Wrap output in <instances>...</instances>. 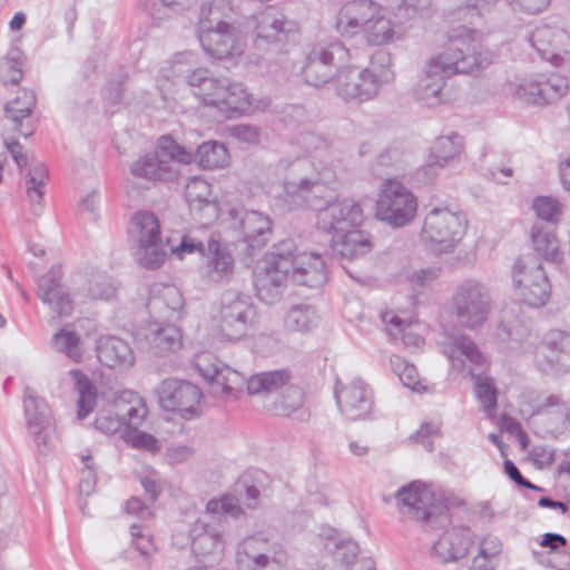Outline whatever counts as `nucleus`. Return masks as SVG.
Returning a JSON list of instances; mask_svg holds the SVG:
<instances>
[{"label":"nucleus","mask_w":570,"mask_h":570,"mask_svg":"<svg viewBox=\"0 0 570 570\" xmlns=\"http://www.w3.org/2000/svg\"><path fill=\"white\" fill-rule=\"evenodd\" d=\"M568 90V80L558 72L549 75L541 73L537 80V105L541 100L543 104H552L561 99Z\"/></svg>","instance_id":"45"},{"label":"nucleus","mask_w":570,"mask_h":570,"mask_svg":"<svg viewBox=\"0 0 570 570\" xmlns=\"http://www.w3.org/2000/svg\"><path fill=\"white\" fill-rule=\"evenodd\" d=\"M537 561L556 570H570V547L567 539L557 533H544L539 542Z\"/></svg>","instance_id":"34"},{"label":"nucleus","mask_w":570,"mask_h":570,"mask_svg":"<svg viewBox=\"0 0 570 570\" xmlns=\"http://www.w3.org/2000/svg\"><path fill=\"white\" fill-rule=\"evenodd\" d=\"M512 286L515 298L530 308L533 306V268L525 264L522 258H517L512 267Z\"/></svg>","instance_id":"43"},{"label":"nucleus","mask_w":570,"mask_h":570,"mask_svg":"<svg viewBox=\"0 0 570 570\" xmlns=\"http://www.w3.org/2000/svg\"><path fill=\"white\" fill-rule=\"evenodd\" d=\"M52 345L76 363L82 361L85 348L78 333L67 327L61 328L52 336Z\"/></svg>","instance_id":"48"},{"label":"nucleus","mask_w":570,"mask_h":570,"mask_svg":"<svg viewBox=\"0 0 570 570\" xmlns=\"http://www.w3.org/2000/svg\"><path fill=\"white\" fill-rule=\"evenodd\" d=\"M167 324H153L138 336L144 340L146 347L155 354H164L180 347L181 334L179 328L166 322Z\"/></svg>","instance_id":"35"},{"label":"nucleus","mask_w":570,"mask_h":570,"mask_svg":"<svg viewBox=\"0 0 570 570\" xmlns=\"http://www.w3.org/2000/svg\"><path fill=\"white\" fill-rule=\"evenodd\" d=\"M194 150L178 145L170 136L158 139L157 149L139 157L130 166L134 179L171 181L179 174L180 164L193 161Z\"/></svg>","instance_id":"5"},{"label":"nucleus","mask_w":570,"mask_h":570,"mask_svg":"<svg viewBox=\"0 0 570 570\" xmlns=\"http://www.w3.org/2000/svg\"><path fill=\"white\" fill-rule=\"evenodd\" d=\"M336 561L343 566L350 567L360 552L358 544L351 539H343L340 537H331L330 542L325 544Z\"/></svg>","instance_id":"51"},{"label":"nucleus","mask_w":570,"mask_h":570,"mask_svg":"<svg viewBox=\"0 0 570 570\" xmlns=\"http://www.w3.org/2000/svg\"><path fill=\"white\" fill-rule=\"evenodd\" d=\"M362 220V207L351 198H335L316 214L317 228L332 235H338L348 228L357 227Z\"/></svg>","instance_id":"21"},{"label":"nucleus","mask_w":570,"mask_h":570,"mask_svg":"<svg viewBox=\"0 0 570 570\" xmlns=\"http://www.w3.org/2000/svg\"><path fill=\"white\" fill-rule=\"evenodd\" d=\"M256 27L255 43L258 48L266 43H278L286 40L293 31L294 23L287 20L282 11L275 7H266L254 16Z\"/></svg>","instance_id":"29"},{"label":"nucleus","mask_w":570,"mask_h":570,"mask_svg":"<svg viewBox=\"0 0 570 570\" xmlns=\"http://www.w3.org/2000/svg\"><path fill=\"white\" fill-rule=\"evenodd\" d=\"M114 292L108 277L102 274L79 275L73 279L72 295L78 303H85L86 299H109Z\"/></svg>","instance_id":"37"},{"label":"nucleus","mask_w":570,"mask_h":570,"mask_svg":"<svg viewBox=\"0 0 570 570\" xmlns=\"http://www.w3.org/2000/svg\"><path fill=\"white\" fill-rule=\"evenodd\" d=\"M464 500L454 495V494H441L440 497H438L435 493H434V500H433V505H441L442 509H439L440 512L442 513V515L445 517V522H439V521H435L436 518H433L431 515V519H430V530H435V529H442V528H445L446 525H449L450 523V518L448 515V511L452 508H460L462 505H464Z\"/></svg>","instance_id":"56"},{"label":"nucleus","mask_w":570,"mask_h":570,"mask_svg":"<svg viewBox=\"0 0 570 570\" xmlns=\"http://www.w3.org/2000/svg\"><path fill=\"white\" fill-rule=\"evenodd\" d=\"M256 309L250 297L236 291H226L220 296L217 312L213 315L215 333L227 341H237L253 325Z\"/></svg>","instance_id":"7"},{"label":"nucleus","mask_w":570,"mask_h":570,"mask_svg":"<svg viewBox=\"0 0 570 570\" xmlns=\"http://www.w3.org/2000/svg\"><path fill=\"white\" fill-rule=\"evenodd\" d=\"M91 460L89 455L82 456L85 468L81 472V480L79 483V492L81 495H90L96 485V473L94 468L88 463Z\"/></svg>","instance_id":"63"},{"label":"nucleus","mask_w":570,"mask_h":570,"mask_svg":"<svg viewBox=\"0 0 570 570\" xmlns=\"http://www.w3.org/2000/svg\"><path fill=\"white\" fill-rule=\"evenodd\" d=\"M330 242L332 253L342 258L353 259L371 250L370 239L356 227L332 235Z\"/></svg>","instance_id":"36"},{"label":"nucleus","mask_w":570,"mask_h":570,"mask_svg":"<svg viewBox=\"0 0 570 570\" xmlns=\"http://www.w3.org/2000/svg\"><path fill=\"white\" fill-rule=\"evenodd\" d=\"M382 321L387 325L389 334L394 338L400 336L404 345L417 347L423 342V338L420 335L407 331L409 324L393 313H383Z\"/></svg>","instance_id":"52"},{"label":"nucleus","mask_w":570,"mask_h":570,"mask_svg":"<svg viewBox=\"0 0 570 570\" xmlns=\"http://www.w3.org/2000/svg\"><path fill=\"white\" fill-rule=\"evenodd\" d=\"M364 35L370 45L382 46L400 39L403 35V27L401 23L376 13L366 24Z\"/></svg>","instance_id":"42"},{"label":"nucleus","mask_w":570,"mask_h":570,"mask_svg":"<svg viewBox=\"0 0 570 570\" xmlns=\"http://www.w3.org/2000/svg\"><path fill=\"white\" fill-rule=\"evenodd\" d=\"M392 81L389 71L371 75L368 69L357 67L340 68L335 75L334 88L345 101H365L377 95L384 83Z\"/></svg>","instance_id":"15"},{"label":"nucleus","mask_w":570,"mask_h":570,"mask_svg":"<svg viewBox=\"0 0 570 570\" xmlns=\"http://www.w3.org/2000/svg\"><path fill=\"white\" fill-rule=\"evenodd\" d=\"M243 513L235 497L209 500L205 512L189 529L190 549L195 557L203 562L220 561L226 546L225 524L228 519L236 520Z\"/></svg>","instance_id":"4"},{"label":"nucleus","mask_w":570,"mask_h":570,"mask_svg":"<svg viewBox=\"0 0 570 570\" xmlns=\"http://www.w3.org/2000/svg\"><path fill=\"white\" fill-rule=\"evenodd\" d=\"M562 216V205L558 199L550 196L537 197V220L547 224V230L539 233L537 225V252L547 258H553L558 253V240L554 237L552 227L556 226Z\"/></svg>","instance_id":"26"},{"label":"nucleus","mask_w":570,"mask_h":570,"mask_svg":"<svg viewBox=\"0 0 570 570\" xmlns=\"http://www.w3.org/2000/svg\"><path fill=\"white\" fill-rule=\"evenodd\" d=\"M492 62V52L475 38L474 31L466 30L451 39L445 50L429 61L424 75L414 87V96L426 107L439 106L443 100L442 89L446 77L471 75Z\"/></svg>","instance_id":"3"},{"label":"nucleus","mask_w":570,"mask_h":570,"mask_svg":"<svg viewBox=\"0 0 570 570\" xmlns=\"http://www.w3.org/2000/svg\"><path fill=\"white\" fill-rule=\"evenodd\" d=\"M209 254L206 275L212 282H222L230 277L234 271V259L230 253L220 247L219 243L210 237L207 242Z\"/></svg>","instance_id":"40"},{"label":"nucleus","mask_w":570,"mask_h":570,"mask_svg":"<svg viewBox=\"0 0 570 570\" xmlns=\"http://www.w3.org/2000/svg\"><path fill=\"white\" fill-rule=\"evenodd\" d=\"M197 368L207 381L210 394L215 397L236 399L246 384L249 395L276 394L268 405L276 415L288 416L303 406L304 392L299 386L288 384L292 379L288 370L262 372L245 381L239 372L220 362L203 364L199 361Z\"/></svg>","instance_id":"1"},{"label":"nucleus","mask_w":570,"mask_h":570,"mask_svg":"<svg viewBox=\"0 0 570 570\" xmlns=\"http://www.w3.org/2000/svg\"><path fill=\"white\" fill-rule=\"evenodd\" d=\"M444 353L451 360L453 366H456L455 361L462 367H466V362L471 363L470 373L475 381V395L483 404L488 415L492 416L497 410V390L488 377H482L480 373H475L476 370L481 371L483 368L485 358L474 342L464 335L450 337L444 347Z\"/></svg>","instance_id":"8"},{"label":"nucleus","mask_w":570,"mask_h":570,"mask_svg":"<svg viewBox=\"0 0 570 570\" xmlns=\"http://www.w3.org/2000/svg\"><path fill=\"white\" fill-rule=\"evenodd\" d=\"M333 177L328 171L314 178L286 179L279 199L288 210L308 207L317 213L336 198L334 188L327 186Z\"/></svg>","instance_id":"11"},{"label":"nucleus","mask_w":570,"mask_h":570,"mask_svg":"<svg viewBox=\"0 0 570 570\" xmlns=\"http://www.w3.org/2000/svg\"><path fill=\"white\" fill-rule=\"evenodd\" d=\"M197 33L204 50L216 59L239 56L244 51V42L234 26L197 31Z\"/></svg>","instance_id":"28"},{"label":"nucleus","mask_w":570,"mask_h":570,"mask_svg":"<svg viewBox=\"0 0 570 570\" xmlns=\"http://www.w3.org/2000/svg\"><path fill=\"white\" fill-rule=\"evenodd\" d=\"M292 278L298 285L320 287L327 281L325 262L314 253H297L293 239H284L272 246L265 254L263 265L254 273V285L257 297L266 303L278 302Z\"/></svg>","instance_id":"2"},{"label":"nucleus","mask_w":570,"mask_h":570,"mask_svg":"<svg viewBox=\"0 0 570 570\" xmlns=\"http://www.w3.org/2000/svg\"><path fill=\"white\" fill-rule=\"evenodd\" d=\"M95 426L97 430L106 434H114L118 432L122 424V419L118 415V410L115 413L106 412L96 417Z\"/></svg>","instance_id":"61"},{"label":"nucleus","mask_w":570,"mask_h":570,"mask_svg":"<svg viewBox=\"0 0 570 570\" xmlns=\"http://www.w3.org/2000/svg\"><path fill=\"white\" fill-rule=\"evenodd\" d=\"M391 365L402 384L413 391L420 390L419 374L413 364L407 363L400 356L391 357Z\"/></svg>","instance_id":"54"},{"label":"nucleus","mask_w":570,"mask_h":570,"mask_svg":"<svg viewBox=\"0 0 570 570\" xmlns=\"http://www.w3.org/2000/svg\"><path fill=\"white\" fill-rule=\"evenodd\" d=\"M194 157L203 168L213 169L227 164L228 151L223 144L210 140L198 146L193 155Z\"/></svg>","instance_id":"49"},{"label":"nucleus","mask_w":570,"mask_h":570,"mask_svg":"<svg viewBox=\"0 0 570 570\" xmlns=\"http://www.w3.org/2000/svg\"><path fill=\"white\" fill-rule=\"evenodd\" d=\"M129 234L137 244L135 257L139 265L149 269L160 267L166 250L157 216L151 212H137L130 220Z\"/></svg>","instance_id":"10"},{"label":"nucleus","mask_w":570,"mask_h":570,"mask_svg":"<svg viewBox=\"0 0 570 570\" xmlns=\"http://www.w3.org/2000/svg\"><path fill=\"white\" fill-rule=\"evenodd\" d=\"M417 212V199L402 183L386 179L376 199V217L392 227L410 224Z\"/></svg>","instance_id":"13"},{"label":"nucleus","mask_w":570,"mask_h":570,"mask_svg":"<svg viewBox=\"0 0 570 570\" xmlns=\"http://www.w3.org/2000/svg\"><path fill=\"white\" fill-rule=\"evenodd\" d=\"M62 268L59 265L52 266L45 275L37 281V296L57 316H69L78 299L71 297L68 288L62 284Z\"/></svg>","instance_id":"24"},{"label":"nucleus","mask_w":570,"mask_h":570,"mask_svg":"<svg viewBox=\"0 0 570 570\" xmlns=\"http://www.w3.org/2000/svg\"><path fill=\"white\" fill-rule=\"evenodd\" d=\"M502 544L497 537H485L480 543V552L476 558H484L493 561L501 552Z\"/></svg>","instance_id":"64"},{"label":"nucleus","mask_w":570,"mask_h":570,"mask_svg":"<svg viewBox=\"0 0 570 570\" xmlns=\"http://www.w3.org/2000/svg\"><path fill=\"white\" fill-rule=\"evenodd\" d=\"M397 505L402 512L410 513L415 520L422 522L424 530H430L431 515L435 521L445 522L440 510L441 505H433L434 492L422 481H412L395 493Z\"/></svg>","instance_id":"18"},{"label":"nucleus","mask_w":570,"mask_h":570,"mask_svg":"<svg viewBox=\"0 0 570 570\" xmlns=\"http://www.w3.org/2000/svg\"><path fill=\"white\" fill-rule=\"evenodd\" d=\"M347 9L342 7L336 18V29L342 36L352 37L360 31L364 32V27L352 14L346 12Z\"/></svg>","instance_id":"60"},{"label":"nucleus","mask_w":570,"mask_h":570,"mask_svg":"<svg viewBox=\"0 0 570 570\" xmlns=\"http://www.w3.org/2000/svg\"><path fill=\"white\" fill-rule=\"evenodd\" d=\"M472 543L469 528H452L445 531L432 547V556L441 563L454 562L464 558Z\"/></svg>","instance_id":"31"},{"label":"nucleus","mask_w":570,"mask_h":570,"mask_svg":"<svg viewBox=\"0 0 570 570\" xmlns=\"http://www.w3.org/2000/svg\"><path fill=\"white\" fill-rule=\"evenodd\" d=\"M452 304L459 325L475 331L487 323L493 302L489 288L483 283L466 279L456 287Z\"/></svg>","instance_id":"9"},{"label":"nucleus","mask_w":570,"mask_h":570,"mask_svg":"<svg viewBox=\"0 0 570 570\" xmlns=\"http://www.w3.org/2000/svg\"><path fill=\"white\" fill-rule=\"evenodd\" d=\"M115 409L122 419L124 426L135 430L145 419L147 407L137 393L122 391L115 399Z\"/></svg>","instance_id":"41"},{"label":"nucleus","mask_w":570,"mask_h":570,"mask_svg":"<svg viewBox=\"0 0 570 570\" xmlns=\"http://www.w3.org/2000/svg\"><path fill=\"white\" fill-rule=\"evenodd\" d=\"M195 2L196 0H141L145 10L155 18H161V7L169 8L174 11H183L190 8Z\"/></svg>","instance_id":"58"},{"label":"nucleus","mask_w":570,"mask_h":570,"mask_svg":"<svg viewBox=\"0 0 570 570\" xmlns=\"http://www.w3.org/2000/svg\"><path fill=\"white\" fill-rule=\"evenodd\" d=\"M540 47L537 50L541 56L553 65L563 61V57L568 53L569 38L567 33L559 28H541L539 30Z\"/></svg>","instance_id":"39"},{"label":"nucleus","mask_w":570,"mask_h":570,"mask_svg":"<svg viewBox=\"0 0 570 570\" xmlns=\"http://www.w3.org/2000/svg\"><path fill=\"white\" fill-rule=\"evenodd\" d=\"M75 385V390L79 394L78 399V417L85 419L94 410L97 400L96 387L89 377L80 370L69 371Z\"/></svg>","instance_id":"46"},{"label":"nucleus","mask_w":570,"mask_h":570,"mask_svg":"<svg viewBox=\"0 0 570 570\" xmlns=\"http://www.w3.org/2000/svg\"><path fill=\"white\" fill-rule=\"evenodd\" d=\"M159 405L184 419L197 417L200 413L199 402L203 397L200 389L187 381L175 379L164 380L156 389Z\"/></svg>","instance_id":"16"},{"label":"nucleus","mask_w":570,"mask_h":570,"mask_svg":"<svg viewBox=\"0 0 570 570\" xmlns=\"http://www.w3.org/2000/svg\"><path fill=\"white\" fill-rule=\"evenodd\" d=\"M126 441L136 449L146 450L153 454L159 452V441L147 432L137 429L128 431L125 436Z\"/></svg>","instance_id":"59"},{"label":"nucleus","mask_w":570,"mask_h":570,"mask_svg":"<svg viewBox=\"0 0 570 570\" xmlns=\"http://www.w3.org/2000/svg\"><path fill=\"white\" fill-rule=\"evenodd\" d=\"M23 52L18 47H12L6 57L0 59V78L3 82L18 83L23 76Z\"/></svg>","instance_id":"50"},{"label":"nucleus","mask_w":570,"mask_h":570,"mask_svg":"<svg viewBox=\"0 0 570 570\" xmlns=\"http://www.w3.org/2000/svg\"><path fill=\"white\" fill-rule=\"evenodd\" d=\"M407 154L402 144L393 142L376 156L375 165L379 168L400 167Z\"/></svg>","instance_id":"55"},{"label":"nucleus","mask_w":570,"mask_h":570,"mask_svg":"<svg viewBox=\"0 0 570 570\" xmlns=\"http://www.w3.org/2000/svg\"><path fill=\"white\" fill-rule=\"evenodd\" d=\"M26 425L39 452L46 453L55 435V420L46 400L27 386L23 391Z\"/></svg>","instance_id":"17"},{"label":"nucleus","mask_w":570,"mask_h":570,"mask_svg":"<svg viewBox=\"0 0 570 570\" xmlns=\"http://www.w3.org/2000/svg\"><path fill=\"white\" fill-rule=\"evenodd\" d=\"M204 105L217 108L227 118H234L248 111L252 107L250 95L243 83L228 79L209 77L200 90H191Z\"/></svg>","instance_id":"12"},{"label":"nucleus","mask_w":570,"mask_h":570,"mask_svg":"<svg viewBox=\"0 0 570 570\" xmlns=\"http://www.w3.org/2000/svg\"><path fill=\"white\" fill-rule=\"evenodd\" d=\"M36 95L30 89H21L4 106L7 126L18 135L28 138L33 134L31 114L36 107Z\"/></svg>","instance_id":"30"},{"label":"nucleus","mask_w":570,"mask_h":570,"mask_svg":"<svg viewBox=\"0 0 570 570\" xmlns=\"http://www.w3.org/2000/svg\"><path fill=\"white\" fill-rule=\"evenodd\" d=\"M96 353L99 362L110 368L125 371L135 363V354L128 342L115 336H100L96 342Z\"/></svg>","instance_id":"32"},{"label":"nucleus","mask_w":570,"mask_h":570,"mask_svg":"<svg viewBox=\"0 0 570 570\" xmlns=\"http://www.w3.org/2000/svg\"><path fill=\"white\" fill-rule=\"evenodd\" d=\"M347 13L352 14L365 28L370 20L377 13L376 4L371 0H357L344 4Z\"/></svg>","instance_id":"57"},{"label":"nucleus","mask_w":570,"mask_h":570,"mask_svg":"<svg viewBox=\"0 0 570 570\" xmlns=\"http://www.w3.org/2000/svg\"><path fill=\"white\" fill-rule=\"evenodd\" d=\"M463 150V139L459 134L440 136L431 147L426 163L419 169L417 176L424 184L432 183L439 170L459 157Z\"/></svg>","instance_id":"25"},{"label":"nucleus","mask_w":570,"mask_h":570,"mask_svg":"<svg viewBox=\"0 0 570 570\" xmlns=\"http://www.w3.org/2000/svg\"><path fill=\"white\" fill-rule=\"evenodd\" d=\"M205 244L200 240H197L190 236H183L180 243L176 247H171L173 254L177 255L180 259L184 258L186 254H191L198 252L200 254H205Z\"/></svg>","instance_id":"62"},{"label":"nucleus","mask_w":570,"mask_h":570,"mask_svg":"<svg viewBox=\"0 0 570 570\" xmlns=\"http://www.w3.org/2000/svg\"><path fill=\"white\" fill-rule=\"evenodd\" d=\"M318 315L314 306L297 304L292 306L285 316V326L292 332H307L316 326Z\"/></svg>","instance_id":"47"},{"label":"nucleus","mask_w":570,"mask_h":570,"mask_svg":"<svg viewBox=\"0 0 570 570\" xmlns=\"http://www.w3.org/2000/svg\"><path fill=\"white\" fill-rule=\"evenodd\" d=\"M234 14L230 0H208L202 3L198 14L197 31L233 26L229 19Z\"/></svg>","instance_id":"38"},{"label":"nucleus","mask_w":570,"mask_h":570,"mask_svg":"<svg viewBox=\"0 0 570 570\" xmlns=\"http://www.w3.org/2000/svg\"><path fill=\"white\" fill-rule=\"evenodd\" d=\"M350 52L338 40L321 41L309 49L305 65L302 69L306 83L321 87L328 82L334 83V69L348 60Z\"/></svg>","instance_id":"14"},{"label":"nucleus","mask_w":570,"mask_h":570,"mask_svg":"<svg viewBox=\"0 0 570 570\" xmlns=\"http://www.w3.org/2000/svg\"><path fill=\"white\" fill-rule=\"evenodd\" d=\"M238 570H281L275 544H271L263 534L245 538L236 550Z\"/></svg>","instance_id":"20"},{"label":"nucleus","mask_w":570,"mask_h":570,"mask_svg":"<svg viewBox=\"0 0 570 570\" xmlns=\"http://www.w3.org/2000/svg\"><path fill=\"white\" fill-rule=\"evenodd\" d=\"M230 216L234 226L242 234L238 246L247 256H253L262 249L272 235V222L269 217L257 210L232 209Z\"/></svg>","instance_id":"19"},{"label":"nucleus","mask_w":570,"mask_h":570,"mask_svg":"<svg viewBox=\"0 0 570 570\" xmlns=\"http://www.w3.org/2000/svg\"><path fill=\"white\" fill-rule=\"evenodd\" d=\"M362 220V207L351 198H335L316 214L317 228L332 235H338L348 228L357 227Z\"/></svg>","instance_id":"22"},{"label":"nucleus","mask_w":570,"mask_h":570,"mask_svg":"<svg viewBox=\"0 0 570 570\" xmlns=\"http://www.w3.org/2000/svg\"><path fill=\"white\" fill-rule=\"evenodd\" d=\"M334 392L338 409L347 419L370 417L374 406L373 392L362 379H354L347 384L337 380Z\"/></svg>","instance_id":"23"},{"label":"nucleus","mask_w":570,"mask_h":570,"mask_svg":"<svg viewBox=\"0 0 570 570\" xmlns=\"http://www.w3.org/2000/svg\"><path fill=\"white\" fill-rule=\"evenodd\" d=\"M466 226L462 212L434 207L424 217L421 240L434 253H450L464 236Z\"/></svg>","instance_id":"6"},{"label":"nucleus","mask_w":570,"mask_h":570,"mask_svg":"<svg viewBox=\"0 0 570 570\" xmlns=\"http://www.w3.org/2000/svg\"><path fill=\"white\" fill-rule=\"evenodd\" d=\"M47 178V169L40 163L32 165L26 177L27 196L31 204V213L36 217L42 214L41 202L45 195L43 187Z\"/></svg>","instance_id":"44"},{"label":"nucleus","mask_w":570,"mask_h":570,"mask_svg":"<svg viewBox=\"0 0 570 570\" xmlns=\"http://www.w3.org/2000/svg\"><path fill=\"white\" fill-rule=\"evenodd\" d=\"M184 298L174 285L155 284L150 287L147 308L160 323L180 320Z\"/></svg>","instance_id":"27"},{"label":"nucleus","mask_w":570,"mask_h":570,"mask_svg":"<svg viewBox=\"0 0 570 570\" xmlns=\"http://www.w3.org/2000/svg\"><path fill=\"white\" fill-rule=\"evenodd\" d=\"M132 547L140 557L139 566L146 570L151 569V557L156 547L150 535L142 534L136 524L131 525Z\"/></svg>","instance_id":"53"},{"label":"nucleus","mask_w":570,"mask_h":570,"mask_svg":"<svg viewBox=\"0 0 570 570\" xmlns=\"http://www.w3.org/2000/svg\"><path fill=\"white\" fill-rule=\"evenodd\" d=\"M185 196L188 202L191 213L203 224L207 225L213 223L218 217V205L215 200L210 199V185L200 178H193L186 185Z\"/></svg>","instance_id":"33"}]
</instances>
